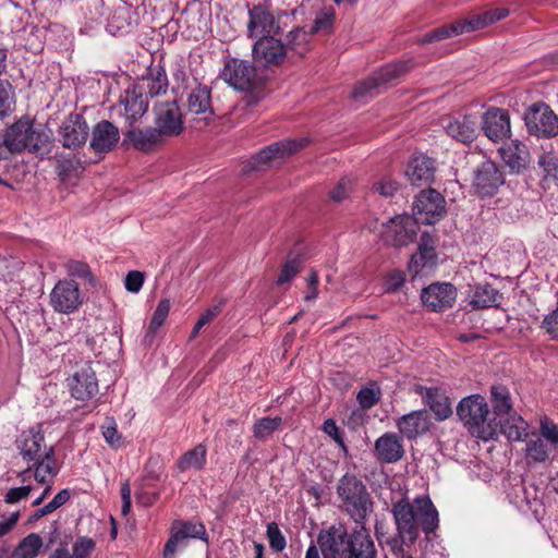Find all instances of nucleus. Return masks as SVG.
I'll return each mask as SVG.
<instances>
[{
  "mask_svg": "<svg viewBox=\"0 0 558 558\" xmlns=\"http://www.w3.org/2000/svg\"><path fill=\"white\" fill-rule=\"evenodd\" d=\"M391 513L397 532L395 535H386L383 526L376 524L378 542L386 545L395 558H414V544L421 531L430 534L438 527L437 509L428 496H421L413 501L401 499L393 502Z\"/></svg>",
  "mask_w": 558,
  "mask_h": 558,
  "instance_id": "nucleus-1",
  "label": "nucleus"
},
{
  "mask_svg": "<svg viewBox=\"0 0 558 558\" xmlns=\"http://www.w3.org/2000/svg\"><path fill=\"white\" fill-rule=\"evenodd\" d=\"M457 415L473 437L487 441L496 435L497 424L482 396L463 398L457 407Z\"/></svg>",
  "mask_w": 558,
  "mask_h": 558,
  "instance_id": "nucleus-2",
  "label": "nucleus"
},
{
  "mask_svg": "<svg viewBox=\"0 0 558 558\" xmlns=\"http://www.w3.org/2000/svg\"><path fill=\"white\" fill-rule=\"evenodd\" d=\"M221 76L234 89L250 94L243 99V108L254 106L260 99L264 77L251 61L236 58L228 60Z\"/></svg>",
  "mask_w": 558,
  "mask_h": 558,
  "instance_id": "nucleus-3",
  "label": "nucleus"
},
{
  "mask_svg": "<svg viewBox=\"0 0 558 558\" xmlns=\"http://www.w3.org/2000/svg\"><path fill=\"white\" fill-rule=\"evenodd\" d=\"M50 136L45 131H37L29 120L21 119L12 124L3 136V145L12 153L24 149L35 154H47L50 150Z\"/></svg>",
  "mask_w": 558,
  "mask_h": 558,
  "instance_id": "nucleus-4",
  "label": "nucleus"
},
{
  "mask_svg": "<svg viewBox=\"0 0 558 558\" xmlns=\"http://www.w3.org/2000/svg\"><path fill=\"white\" fill-rule=\"evenodd\" d=\"M337 495L341 507L355 523H362L372 511L373 502L366 486L355 475L344 474L338 482Z\"/></svg>",
  "mask_w": 558,
  "mask_h": 558,
  "instance_id": "nucleus-5",
  "label": "nucleus"
},
{
  "mask_svg": "<svg viewBox=\"0 0 558 558\" xmlns=\"http://www.w3.org/2000/svg\"><path fill=\"white\" fill-rule=\"evenodd\" d=\"M509 15V10L506 8H497L488 10L483 14H477L469 20L452 23L447 26L439 27L425 34L420 43L428 44L433 41L442 40L453 36H458L464 32H473L484 28L495 22H498Z\"/></svg>",
  "mask_w": 558,
  "mask_h": 558,
  "instance_id": "nucleus-6",
  "label": "nucleus"
},
{
  "mask_svg": "<svg viewBox=\"0 0 558 558\" xmlns=\"http://www.w3.org/2000/svg\"><path fill=\"white\" fill-rule=\"evenodd\" d=\"M307 144L308 140L306 137L287 138L272 143L252 157L248 162L250 169L257 171L263 170L269 167L272 161L284 159L306 147Z\"/></svg>",
  "mask_w": 558,
  "mask_h": 558,
  "instance_id": "nucleus-7",
  "label": "nucleus"
},
{
  "mask_svg": "<svg viewBox=\"0 0 558 558\" xmlns=\"http://www.w3.org/2000/svg\"><path fill=\"white\" fill-rule=\"evenodd\" d=\"M408 70L409 66L405 62L388 64L360 83L352 92V97L360 100L373 97L378 93V88L392 84Z\"/></svg>",
  "mask_w": 558,
  "mask_h": 558,
  "instance_id": "nucleus-8",
  "label": "nucleus"
},
{
  "mask_svg": "<svg viewBox=\"0 0 558 558\" xmlns=\"http://www.w3.org/2000/svg\"><path fill=\"white\" fill-rule=\"evenodd\" d=\"M524 120L532 135L549 138L558 134V118L544 102L532 105L525 112Z\"/></svg>",
  "mask_w": 558,
  "mask_h": 558,
  "instance_id": "nucleus-9",
  "label": "nucleus"
},
{
  "mask_svg": "<svg viewBox=\"0 0 558 558\" xmlns=\"http://www.w3.org/2000/svg\"><path fill=\"white\" fill-rule=\"evenodd\" d=\"M445 213V199L436 190L422 191L413 205V218L417 223L433 225Z\"/></svg>",
  "mask_w": 558,
  "mask_h": 558,
  "instance_id": "nucleus-10",
  "label": "nucleus"
},
{
  "mask_svg": "<svg viewBox=\"0 0 558 558\" xmlns=\"http://www.w3.org/2000/svg\"><path fill=\"white\" fill-rule=\"evenodd\" d=\"M280 31L279 19L266 5H254L248 9L246 34L250 38L276 36Z\"/></svg>",
  "mask_w": 558,
  "mask_h": 558,
  "instance_id": "nucleus-11",
  "label": "nucleus"
},
{
  "mask_svg": "<svg viewBox=\"0 0 558 558\" xmlns=\"http://www.w3.org/2000/svg\"><path fill=\"white\" fill-rule=\"evenodd\" d=\"M418 230V223L412 216H397L384 227L383 240L395 247L407 246L414 242Z\"/></svg>",
  "mask_w": 558,
  "mask_h": 558,
  "instance_id": "nucleus-12",
  "label": "nucleus"
},
{
  "mask_svg": "<svg viewBox=\"0 0 558 558\" xmlns=\"http://www.w3.org/2000/svg\"><path fill=\"white\" fill-rule=\"evenodd\" d=\"M89 135V126L80 113H70L60 124L58 138L66 149L77 150L83 147Z\"/></svg>",
  "mask_w": 558,
  "mask_h": 558,
  "instance_id": "nucleus-13",
  "label": "nucleus"
},
{
  "mask_svg": "<svg viewBox=\"0 0 558 558\" xmlns=\"http://www.w3.org/2000/svg\"><path fill=\"white\" fill-rule=\"evenodd\" d=\"M83 303L78 283L74 280H59L50 292V305L60 314H71Z\"/></svg>",
  "mask_w": 558,
  "mask_h": 558,
  "instance_id": "nucleus-14",
  "label": "nucleus"
},
{
  "mask_svg": "<svg viewBox=\"0 0 558 558\" xmlns=\"http://www.w3.org/2000/svg\"><path fill=\"white\" fill-rule=\"evenodd\" d=\"M324 558H351L350 534L343 526H331L317 536Z\"/></svg>",
  "mask_w": 558,
  "mask_h": 558,
  "instance_id": "nucleus-15",
  "label": "nucleus"
},
{
  "mask_svg": "<svg viewBox=\"0 0 558 558\" xmlns=\"http://www.w3.org/2000/svg\"><path fill=\"white\" fill-rule=\"evenodd\" d=\"M504 183V175L493 161L482 162L474 171L472 186L481 197L493 196Z\"/></svg>",
  "mask_w": 558,
  "mask_h": 558,
  "instance_id": "nucleus-16",
  "label": "nucleus"
},
{
  "mask_svg": "<svg viewBox=\"0 0 558 558\" xmlns=\"http://www.w3.org/2000/svg\"><path fill=\"white\" fill-rule=\"evenodd\" d=\"M155 129L162 137L175 136L182 132V114L174 100L160 102L155 106Z\"/></svg>",
  "mask_w": 558,
  "mask_h": 558,
  "instance_id": "nucleus-17",
  "label": "nucleus"
},
{
  "mask_svg": "<svg viewBox=\"0 0 558 558\" xmlns=\"http://www.w3.org/2000/svg\"><path fill=\"white\" fill-rule=\"evenodd\" d=\"M481 128L486 137L499 143L511 134L510 116L505 109L492 107L483 113Z\"/></svg>",
  "mask_w": 558,
  "mask_h": 558,
  "instance_id": "nucleus-18",
  "label": "nucleus"
},
{
  "mask_svg": "<svg viewBox=\"0 0 558 558\" xmlns=\"http://www.w3.org/2000/svg\"><path fill=\"white\" fill-rule=\"evenodd\" d=\"M252 53L254 60L262 65H280L287 57V48L275 36H266L254 43Z\"/></svg>",
  "mask_w": 558,
  "mask_h": 558,
  "instance_id": "nucleus-19",
  "label": "nucleus"
},
{
  "mask_svg": "<svg viewBox=\"0 0 558 558\" xmlns=\"http://www.w3.org/2000/svg\"><path fill=\"white\" fill-rule=\"evenodd\" d=\"M69 387L74 399L87 401L93 399L99 390L96 373L88 363L78 368L71 378Z\"/></svg>",
  "mask_w": 558,
  "mask_h": 558,
  "instance_id": "nucleus-20",
  "label": "nucleus"
},
{
  "mask_svg": "<svg viewBox=\"0 0 558 558\" xmlns=\"http://www.w3.org/2000/svg\"><path fill=\"white\" fill-rule=\"evenodd\" d=\"M457 298V291L450 283H434L422 291L423 304L435 312L450 308Z\"/></svg>",
  "mask_w": 558,
  "mask_h": 558,
  "instance_id": "nucleus-21",
  "label": "nucleus"
},
{
  "mask_svg": "<svg viewBox=\"0 0 558 558\" xmlns=\"http://www.w3.org/2000/svg\"><path fill=\"white\" fill-rule=\"evenodd\" d=\"M20 454L26 463H33L39 459L47 458L53 452L52 447H48L40 433L33 430L24 432L17 440Z\"/></svg>",
  "mask_w": 558,
  "mask_h": 558,
  "instance_id": "nucleus-22",
  "label": "nucleus"
},
{
  "mask_svg": "<svg viewBox=\"0 0 558 558\" xmlns=\"http://www.w3.org/2000/svg\"><path fill=\"white\" fill-rule=\"evenodd\" d=\"M187 113L203 122H208L214 117L209 87L201 85L191 90L187 97Z\"/></svg>",
  "mask_w": 558,
  "mask_h": 558,
  "instance_id": "nucleus-23",
  "label": "nucleus"
},
{
  "mask_svg": "<svg viewBox=\"0 0 558 558\" xmlns=\"http://www.w3.org/2000/svg\"><path fill=\"white\" fill-rule=\"evenodd\" d=\"M120 132L107 120L98 122L92 132L90 148L97 154L110 151L118 143Z\"/></svg>",
  "mask_w": 558,
  "mask_h": 558,
  "instance_id": "nucleus-24",
  "label": "nucleus"
},
{
  "mask_svg": "<svg viewBox=\"0 0 558 558\" xmlns=\"http://www.w3.org/2000/svg\"><path fill=\"white\" fill-rule=\"evenodd\" d=\"M555 448L543 439L537 433H532L525 439V447L523 450L524 460L527 466H535L545 464L550 460L551 453Z\"/></svg>",
  "mask_w": 558,
  "mask_h": 558,
  "instance_id": "nucleus-25",
  "label": "nucleus"
},
{
  "mask_svg": "<svg viewBox=\"0 0 558 558\" xmlns=\"http://www.w3.org/2000/svg\"><path fill=\"white\" fill-rule=\"evenodd\" d=\"M351 558H376L377 549L375 543L365 527L364 522L355 523L350 533Z\"/></svg>",
  "mask_w": 558,
  "mask_h": 558,
  "instance_id": "nucleus-26",
  "label": "nucleus"
},
{
  "mask_svg": "<svg viewBox=\"0 0 558 558\" xmlns=\"http://www.w3.org/2000/svg\"><path fill=\"white\" fill-rule=\"evenodd\" d=\"M444 128L450 137L462 144L472 143L478 134L476 119L472 116L449 119Z\"/></svg>",
  "mask_w": 558,
  "mask_h": 558,
  "instance_id": "nucleus-27",
  "label": "nucleus"
},
{
  "mask_svg": "<svg viewBox=\"0 0 558 558\" xmlns=\"http://www.w3.org/2000/svg\"><path fill=\"white\" fill-rule=\"evenodd\" d=\"M124 142H129L132 146L141 151L147 153L163 142V137L155 128H135L130 125L124 133Z\"/></svg>",
  "mask_w": 558,
  "mask_h": 558,
  "instance_id": "nucleus-28",
  "label": "nucleus"
},
{
  "mask_svg": "<svg viewBox=\"0 0 558 558\" xmlns=\"http://www.w3.org/2000/svg\"><path fill=\"white\" fill-rule=\"evenodd\" d=\"M375 453L381 462L395 463L402 459L404 449L398 435L386 433L375 441Z\"/></svg>",
  "mask_w": 558,
  "mask_h": 558,
  "instance_id": "nucleus-29",
  "label": "nucleus"
},
{
  "mask_svg": "<svg viewBox=\"0 0 558 558\" xmlns=\"http://www.w3.org/2000/svg\"><path fill=\"white\" fill-rule=\"evenodd\" d=\"M416 391L422 396L424 402L435 413L438 420H446L452 413L449 398L444 391L436 387H417Z\"/></svg>",
  "mask_w": 558,
  "mask_h": 558,
  "instance_id": "nucleus-30",
  "label": "nucleus"
},
{
  "mask_svg": "<svg viewBox=\"0 0 558 558\" xmlns=\"http://www.w3.org/2000/svg\"><path fill=\"white\" fill-rule=\"evenodd\" d=\"M434 170L433 160L425 155H420L409 161L405 175L413 185H422L432 182Z\"/></svg>",
  "mask_w": 558,
  "mask_h": 558,
  "instance_id": "nucleus-31",
  "label": "nucleus"
},
{
  "mask_svg": "<svg viewBox=\"0 0 558 558\" xmlns=\"http://www.w3.org/2000/svg\"><path fill=\"white\" fill-rule=\"evenodd\" d=\"M429 422L424 410L413 411L401 416L397 422L399 432L408 439H414L428 430Z\"/></svg>",
  "mask_w": 558,
  "mask_h": 558,
  "instance_id": "nucleus-32",
  "label": "nucleus"
},
{
  "mask_svg": "<svg viewBox=\"0 0 558 558\" xmlns=\"http://www.w3.org/2000/svg\"><path fill=\"white\" fill-rule=\"evenodd\" d=\"M120 102L124 107V116L130 125L141 119L148 109L146 97L135 89L125 90Z\"/></svg>",
  "mask_w": 558,
  "mask_h": 558,
  "instance_id": "nucleus-33",
  "label": "nucleus"
},
{
  "mask_svg": "<svg viewBox=\"0 0 558 558\" xmlns=\"http://www.w3.org/2000/svg\"><path fill=\"white\" fill-rule=\"evenodd\" d=\"M32 464L35 468L34 472L32 468H27L19 473L22 482L34 476L39 484H46L57 475L58 470L54 466V452L48 454L47 458L33 462Z\"/></svg>",
  "mask_w": 558,
  "mask_h": 558,
  "instance_id": "nucleus-34",
  "label": "nucleus"
},
{
  "mask_svg": "<svg viewBox=\"0 0 558 558\" xmlns=\"http://www.w3.org/2000/svg\"><path fill=\"white\" fill-rule=\"evenodd\" d=\"M529 429V423L517 413L500 420V432L509 441L525 440L530 435Z\"/></svg>",
  "mask_w": 558,
  "mask_h": 558,
  "instance_id": "nucleus-35",
  "label": "nucleus"
},
{
  "mask_svg": "<svg viewBox=\"0 0 558 558\" xmlns=\"http://www.w3.org/2000/svg\"><path fill=\"white\" fill-rule=\"evenodd\" d=\"M504 162L513 171H520L525 168L529 160V150L526 145L512 141L507 146L499 148Z\"/></svg>",
  "mask_w": 558,
  "mask_h": 558,
  "instance_id": "nucleus-36",
  "label": "nucleus"
},
{
  "mask_svg": "<svg viewBox=\"0 0 558 558\" xmlns=\"http://www.w3.org/2000/svg\"><path fill=\"white\" fill-rule=\"evenodd\" d=\"M499 292L490 284H478L475 287L470 304L473 308H488L498 305Z\"/></svg>",
  "mask_w": 558,
  "mask_h": 558,
  "instance_id": "nucleus-37",
  "label": "nucleus"
},
{
  "mask_svg": "<svg viewBox=\"0 0 558 558\" xmlns=\"http://www.w3.org/2000/svg\"><path fill=\"white\" fill-rule=\"evenodd\" d=\"M206 447L197 445L186 451L177 462L178 470L185 472L187 470H202L206 463Z\"/></svg>",
  "mask_w": 558,
  "mask_h": 558,
  "instance_id": "nucleus-38",
  "label": "nucleus"
},
{
  "mask_svg": "<svg viewBox=\"0 0 558 558\" xmlns=\"http://www.w3.org/2000/svg\"><path fill=\"white\" fill-rule=\"evenodd\" d=\"M44 546L41 536L37 533H31L25 536L14 549L13 558H36Z\"/></svg>",
  "mask_w": 558,
  "mask_h": 558,
  "instance_id": "nucleus-39",
  "label": "nucleus"
},
{
  "mask_svg": "<svg viewBox=\"0 0 558 558\" xmlns=\"http://www.w3.org/2000/svg\"><path fill=\"white\" fill-rule=\"evenodd\" d=\"M144 82L150 96L165 94L168 89L167 74L161 66L150 68Z\"/></svg>",
  "mask_w": 558,
  "mask_h": 558,
  "instance_id": "nucleus-40",
  "label": "nucleus"
},
{
  "mask_svg": "<svg viewBox=\"0 0 558 558\" xmlns=\"http://www.w3.org/2000/svg\"><path fill=\"white\" fill-rule=\"evenodd\" d=\"M494 413L498 416L509 415L512 410L511 395L507 387L497 385L490 389Z\"/></svg>",
  "mask_w": 558,
  "mask_h": 558,
  "instance_id": "nucleus-41",
  "label": "nucleus"
},
{
  "mask_svg": "<svg viewBox=\"0 0 558 558\" xmlns=\"http://www.w3.org/2000/svg\"><path fill=\"white\" fill-rule=\"evenodd\" d=\"M182 542L187 538L206 539V529L201 522L177 521L171 530Z\"/></svg>",
  "mask_w": 558,
  "mask_h": 558,
  "instance_id": "nucleus-42",
  "label": "nucleus"
},
{
  "mask_svg": "<svg viewBox=\"0 0 558 558\" xmlns=\"http://www.w3.org/2000/svg\"><path fill=\"white\" fill-rule=\"evenodd\" d=\"M437 263V255L435 251L418 250V252L412 255L410 260V271L415 276L420 275L425 268H433Z\"/></svg>",
  "mask_w": 558,
  "mask_h": 558,
  "instance_id": "nucleus-43",
  "label": "nucleus"
},
{
  "mask_svg": "<svg viewBox=\"0 0 558 558\" xmlns=\"http://www.w3.org/2000/svg\"><path fill=\"white\" fill-rule=\"evenodd\" d=\"M281 423L282 418L280 416L262 417L253 425V434L257 439H265L271 436V434L278 429Z\"/></svg>",
  "mask_w": 558,
  "mask_h": 558,
  "instance_id": "nucleus-44",
  "label": "nucleus"
},
{
  "mask_svg": "<svg viewBox=\"0 0 558 558\" xmlns=\"http://www.w3.org/2000/svg\"><path fill=\"white\" fill-rule=\"evenodd\" d=\"M169 312H170V301L168 299H162L158 303V305L153 314L150 324L148 326L147 336H150L151 338L155 336L156 331L165 323Z\"/></svg>",
  "mask_w": 558,
  "mask_h": 558,
  "instance_id": "nucleus-45",
  "label": "nucleus"
},
{
  "mask_svg": "<svg viewBox=\"0 0 558 558\" xmlns=\"http://www.w3.org/2000/svg\"><path fill=\"white\" fill-rule=\"evenodd\" d=\"M335 22V11L332 8H326L320 10L315 20L314 24L311 28L312 34H318V33H328L330 28L332 27Z\"/></svg>",
  "mask_w": 558,
  "mask_h": 558,
  "instance_id": "nucleus-46",
  "label": "nucleus"
},
{
  "mask_svg": "<svg viewBox=\"0 0 558 558\" xmlns=\"http://www.w3.org/2000/svg\"><path fill=\"white\" fill-rule=\"evenodd\" d=\"M302 267V260L299 256L289 257L284 263L278 278L277 284L282 286L291 281L300 271Z\"/></svg>",
  "mask_w": 558,
  "mask_h": 558,
  "instance_id": "nucleus-47",
  "label": "nucleus"
},
{
  "mask_svg": "<svg viewBox=\"0 0 558 558\" xmlns=\"http://www.w3.org/2000/svg\"><path fill=\"white\" fill-rule=\"evenodd\" d=\"M14 107L12 86L8 81L0 80V118L9 114Z\"/></svg>",
  "mask_w": 558,
  "mask_h": 558,
  "instance_id": "nucleus-48",
  "label": "nucleus"
},
{
  "mask_svg": "<svg viewBox=\"0 0 558 558\" xmlns=\"http://www.w3.org/2000/svg\"><path fill=\"white\" fill-rule=\"evenodd\" d=\"M266 533L270 548L276 553H281L287 546V541L278 524L276 522L268 523Z\"/></svg>",
  "mask_w": 558,
  "mask_h": 558,
  "instance_id": "nucleus-49",
  "label": "nucleus"
},
{
  "mask_svg": "<svg viewBox=\"0 0 558 558\" xmlns=\"http://www.w3.org/2000/svg\"><path fill=\"white\" fill-rule=\"evenodd\" d=\"M543 439H546L553 448H558V425L547 417L539 422V434Z\"/></svg>",
  "mask_w": 558,
  "mask_h": 558,
  "instance_id": "nucleus-50",
  "label": "nucleus"
},
{
  "mask_svg": "<svg viewBox=\"0 0 558 558\" xmlns=\"http://www.w3.org/2000/svg\"><path fill=\"white\" fill-rule=\"evenodd\" d=\"M66 274L89 281L94 280L89 266L81 260L70 259L64 265Z\"/></svg>",
  "mask_w": 558,
  "mask_h": 558,
  "instance_id": "nucleus-51",
  "label": "nucleus"
},
{
  "mask_svg": "<svg viewBox=\"0 0 558 558\" xmlns=\"http://www.w3.org/2000/svg\"><path fill=\"white\" fill-rule=\"evenodd\" d=\"M537 165L544 172L545 178L557 177L558 174V157L555 153H543L538 157Z\"/></svg>",
  "mask_w": 558,
  "mask_h": 558,
  "instance_id": "nucleus-52",
  "label": "nucleus"
},
{
  "mask_svg": "<svg viewBox=\"0 0 558 558\" xmlns=\"http://www.w3.org/2000/svg\"><path fill=\"white\" fill-rule=\"evenodd\" d=\"M353 179L351 177H342L337 185L330 191L329 195L333 202H342L352 191Z\"/></svg>",
  "mask_w": 558,
  "mask_h": 558,
  "instance_id": "nucleus-53",
  "label": "nucleus"
},
{
  "mask_svg": "<svg viewBox=\"0 0 558 558\" xmlns=\"http://www.w3.org/2000/svg\"><path fill=\"white\" fill-rule=\"evenodd\" d=\"M356 398L362 408L371 409L379 401L380 391L379 389L365 387L359 391Z\"/></svg>",
  "mask_w": 558,
  "mask_h": 558,
  "instance_id": "nucleus-54",
  "label": "nucleus"
},
{
  "mask_svg": "<svg viewBox=\"0 0 558 558\" xmlns=\"http://www.w3.org/2000/svg\"><path fill=\"white\" fill-rule=\"evenodd\" d=\"M323 430L339 445L344 454L348 453V448L343 439V433L338 428L335 420H326L323 424Z\"/></svg>",
  "mask_w": 558,
  "mask_h": 558,
  "instance_id": "nucleus-55",
  "label": "nucleus"
},
{
  "mask_svg": "<svg viewBox=\"0 0 558 558\" xmlns=\"http://www.w3.org/2000/svg\"><path fill=\"white\" fill-rule=\"evenodd\" d=\"M542 328L553 340H558V307L545 316Z\"/></svg>",
  "mask_w": 558,
  "mask_h": 558,
  "instance_id": "nucleus-56",
  "label": "nucleus"
},
{
  "mask_svg": "<svg viewBox=\"0 0 558 558\" xmlns=\"http://www.w3.org/2000/svg\"><path fill=\"white\" fill-rule=\"evenodd\" d=\"M102 436L111 447L118 448L121 446V436L113 420H109L108 424L102 426Z\"/></svg>",
  "mask_w": 558,
  "mask_h": 558,
  "instance_id": "nucleus-57",
  "label": "nucleus"
},
{
  "mask_svg": "<svg viewBox=\"0 0 558 558\" xmlns=\"http://www.w3.org/2000/svg\"><path fill=\"white\" fill-rule=\"evenodd\" d=\"M144 283V274L137 270L129 271L125 277V289L129 292L137 293Z\"/></svg>",
  "mask_w": 558,
  "mask_h": 558,
  "instance_id": "nucleus-58",
  "label": "nucleus"
},
{
  "mask_svg": "<svg viewBox=\"0 0 558 558\" xmlns=\"http://www.w3.org/2000/svg\"><path fill=\"white\" fill-rule=\"evenodd\" d=\"M31 492H32L31 485L10 488L4 496V501L7 504H16V502L27 498L28 495L31 494Z\"/></svg>",
  "mask_w": 558,
  "mask_h": 558,
  "instance_id": "nucleus-59",
  "label": "nucleus"
},
{
  "mask_svg": "<svg viewBox=\"0 0 558 558\" xmlns=\"http://www.w3.org/2000/svg\"><path fill=\"white\" fill-rule=\"evenodd\" d=\"M185 546L186 542H182L181 538L171 531V536L165 545L163 558H174L175 553Z\"/></svg>",
  "mask_w": 558,
  "mask_h": 558,
  "instance_id": "nucleus-60",
  "label": "nucleus"
},
{
  "mask_svg": "<svg viewBox=\"0 0 558 558\" xmlns=\"http://www.w3.org/2000/svg\"><path fill=\"white\" fill-rule=\"evenodd\" d=\"M95 547L92 538L82 537L73 546V554L76 558H85Z\"/></svg>",
  "mask_w": 558,
  "mask_h": 558,
  "instance_id": "nucleus-61",
  "label": "nucleus"
},
{
  "mask_svg": "<svg viewBox=\"0 0 558 558\" xmlns=\"http://www.w3.org/2000/svg\"><path fill=\"white\" fill-rule=\"evenodd\" d=\"M405 275L401 270L391 271L385 282V288L387 292H392L398 290L404 282Z\"/></svg>",
  "mask_w": 558,
  "mask_h": 558,
  "instance_id": "nucleus-62",
  "label": "nucleus"
},
{
  "mask_svg": "<svg viewBox=\"0 0 558 558\" xmlns=\"http://www.w3.org/2000/svg\"><path fill=\"white\" fill-rule=\"evenodd\" d=\"M373 189L380 195L388 197L392 196L396 193V191L398 190V184L390 179H385L379 182H376Z\"/></svg>",
  "mask_w": 558,
  "mask_h": 558,
  "instance_id": "nucleus-63",
  "label": "nucleus"
},
{
  "mask_svg": "<svg viewBox=\"0 0 558 558\" xmlns=\"http://www.w3.org/2000/svg\"><path fill=\"white\" fill-rule=\"evenodd\" d=\"M121 512L123 515H128L131 511V485L129 481H124L121 484Z\"/></svg>",
  "mask_w": 558,
  "mask_h": 558,
  "instance_id": "nucleus-64",
  "label": "nucleus"
}]
</instances>
